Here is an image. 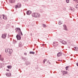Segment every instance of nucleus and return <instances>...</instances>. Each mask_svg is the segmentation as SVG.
<instances>
[{
    "mask_svg": "<svg viewBox=\"0 0 78 78\" xmlns=\"http://www.w3.org/2000/svg\"><path fill=\"white\" fill-rule=\"evenodd\" d=\"M21 6L22 5H21V4H20V3H18L17 4V5H16L15 6V8H16V9H17V8H20V7H21Z\"/></svg>",
    "mask_w": 78,
    "mask_h": 78,
    "instance_id": "f257e3e1",
    "label": "nucleus"
},
{
    "mask_svg": "<svg viewBox=\"0 0 78 78\" xmlns=\"http://www.w3.org/2000/svg\"><path fill=\"white\" fill-rule=\"evenodd\" d=\"M32 16L34 17H38V14L37 13H34L32 14Z\"/></svg>",
    "mask_w": 78,
    "mask_h": 78,
    "instance_id": "f03ea898",
    "label": "nucleus"
},
{
    "mask_svg": "<svg viewBox=\"0 0 78 78\" xmlns=\"http://www.w3.org/2000/svg\"><path fill=\"white\" fill-rule=\"evenodd\" d=\"M6 35H7V34H2V38H3V39H5V38L6 37Z\"/></svg>",
    "mask_w": 78,
    "mask_h": 78,
    "instance_id": "7ed1b4c3",
    "label": "nucleus"
},
{
    "mask_svg": "<svg viewBox=\"0 0 78 78\" xmlns=\"http://www.w3.org/2000/svg\"><path fill=\"white\" fill-rule=\"evenodd\" d=\"M16 37L18 40H20L21 37L19 35H17L16 36Z\"/></svg>",
    "mask_w": 78,
    "mask_h": 78,
    "instance_id": "20e7f679",
    "label": "nucleus"
},
{
    "mask_svg": "<svg viewBox=\"0 0 78 78\" xmlns=\"http://www.w3.org/2000/svg\"><path fill=\"white\" fill-rule=\"evenodd\" d=\"M57 56L58 57H59L60 56H62V53L58 52L57 54Z\"/></svg>",
    "mask_w": 78,
    "mask_h": 78,
    "instance_id": "39448f33",
    "label": "nucleus"
},
{
    "mask_svg": "<svg viewBox=\"0 0 78 78\" xmlns=\"http://www.w3.org/2000/svg\"><path fill=\"white\" fill-rule=\"evenodd\" d=\"M6 76H11V73H6Z\"/></svg>",
    "mask_w": 78,
    "mask_h": 78,
    "instance_id": "423d86ee",
    "label": "nucleus"
},
{
    "mask_svg": "<svg viewBox=\"0 0 78 78\" xmlns=\"http://www.w3.org/2000/svg\"><path fill=\"white\" fill-rule=\"evenodd\" d=\"M31 12L29 10L27 12V15H30V14H31Z\"/></svg>",
    "mask_w": 78,
    "mask_h": 78,
    "instance_id": "0eeeda50",
    "label": "nucleus"
},
{
    "mask_svg": "<svg viewBox=\"0 0 78 78\" xmlns=\"http://www.w3.org/2000/svg\"><path fill=\"white\" fill-rule=\"evenodd\" d=\"M3 18L5 20H6L7 19V18H6V16H5V15H3Z\"/></svg>",
    "mask_w": 78,
    "mask_h": 78,
    "instance_id": "6e6552de",
    "label": "nucleus"
},
{
    "mask_svg": "<svg viewBox=\"0 0 78 78\" xmlns=\"http://www.w3.org/2000/svg\"><path fill=\"white\" fill-rule=\"evenodd\" d=\"M74 49L76 51H78V47H74Z\"/></svg>",
    "mask_w": 78,
    "mask_h": 78,
    "instance_id": "1a4fd4ad",
    "label": "nucleus"
},
{
    "mask_svg": "<svg viewBox=\"0 0 78 78\" xmlns=\"http://www.w3.org/2000/svg\"><path fill=\"white\" fill-rule=\"evenodd\" d=\"M9 51L10 54H11V53H12V49H9Z\"/></svg>",
    "mask_w": 78,
    "mask_h": 78,
    "instance_id": "9d476101",
    "label": "nucleus"
},
{
    "mask_svg": "<svg viewBox=\"0 0 78 78\" xmlns=\"http://www.w3.org/2000/svg\"><path fill=\"white\" fill-rule=\"evenodd\" d=\"M62 43L63 44H67V42L66 41H63L62 42Z\"/></svg>",
    "mask_w": 78,
    "mask_h": 78,
    "instance_id": "9b49d317",
    "label": "nucleus"
},
{
    "mask_svg": "<svg viewBox=\"0 0 78 78\" xmlns=\"http://www.w3.org/2000/svg\"><path fill=\"white\" fill-rule=\"evenodd\" d=\"M22 46H23V45H22V44L21 42H20L19 43V47H22Z\"/></svg>",
    "mask_w": 78,
    "mask_h": 78,
    "instance_id": "f8f14e48",
    "label": "nucleus"
},
{
    "mask_svg": "<svg viewBox=\"0 0 78 78\" xmlns=\"http://www.w3.org/2000/svg\"><path fill=\"white\" fill-rule=\"evenodd\" d=\"M63 27L65 28V29L66 30H67V26H66V25H64Z\"/></svg>",
    "mask_w": 78,
    "mask_h": 78,
    "instance_id": "ddd939ff",
    "label": "nucleus"
},
{
    "mask_svg": "<svg viewBox=\"0 0 78 78\" xmlns=\"http://www.w3.org/2000/svg\"><path fill=\"white\" fill-rule=\"evenodd\" d=\"M4 59L2 57V55H0V60H1V61H3Z\"/></svg>",
    "mask_w": 78,
    "mask_h": 78,
    "instance_id": "4468645a",
    "label": "nucleus"
},
{
    "mask_svg": "<svg viewBox=\"0 0 78 78\" xmlns=\"http://www.w3.org/2000/svg\"><path fill=\"white\" fill-rule=\"evenodd\" d=\"M10 3H14L15 2V0H9Z\"/></svg>",
    "mask_w": 78,
    "mask_h": 78,
    "instance_id": "2eb2a0df",
    "label": "nucleus"
},
{
    "mask_svg": "<svg viewBox=\"0 0 78 78\" xmlns=\"http://www.w3.org/2000/svg\"><path fill=\"white\" fill-rule=\"evenodd\" d=\"M9 49H5V52H6V53H7V52L9 51Z\"/></svg>",
    "mask_w": 78,
    "mask_h": 78,
    "instance_id": "dca6fc26",
    "label": "nucleus"
},
{
    "mask_svg": "<svg viewBox=\"0 0 78 78\" xmlns=\"http://www.w3.org/2000/svg\"><path fill=\"white\" fill-rule=\"evenodd\" d=\"M47 61V59H44V60L43 61V64H45V62Z\"/></svg>",
    "mask_w": 78,
    "mask_h": 78,
    "instance_id": "f3484780",
    "label": "nucleus"
},
{
    "mask_svg": "<svg viewBox=\"0 0 78 78\" xmlns=\"http://www.w3.org/2000/svg\"><path fill=\"white\" fill-rule=\"evenodd\" d=\"M63 73H64V74H67V72L66 71H63Z\"/></svg>",
    "mask_w": 78,
    "mask_h": 78,
    "instance_id": "a211bd4d",
    "label": "nucleus"
},
{
    "mask_svg": "<svg viewBox=\"0 0 78 78\" xmlns=\"http://www.w3.org/2000/svg\"><path fill=\"white\" fill-rule=\"evenodd\" d=\"M34 53H35L34 52H33V51H30V54H34Z\"/></svg>",
    "mask_w": 78,
    "mask_h": 78,
    "instance_id": "6ab92c4d",
    "label": "nucleus"
},
{
    "mask_svg": "<svg viewBox=\"0 0 78 78\" xmlns=\"http://www.w3.org/2000/svg\"><path fill=\"white\" fill-rule=\"evenodd\" d=\"M75 8L78 9V4L76 5H75Z\"/></svg>",
    "mask_w": 78,
    "mask_h": 78,
    "instance_id": "aec40b11",
    "label": "nucleus"
},
{
    "mask_svg": "<svg viewBox=\"0 0 78 78\" xmlns=\"http://www.w3.org/2000/svg\"><path fill=\"white\" fill-rule=\"evenodd\" d=\"M43 25L44 28H46V27H47V26L45 24H43Z\"/></svg>",
    "mask_w": 78,
    "mask_h": 78,
    "instance_id": "412c9836",
    "label": "nucleus"
},
{
    "mask_svg": "<svg viewBox=\"0 0 78 78\" xmlns=\"http://www.w3.org/2000/svg\"><path fill=\"white\" fill-rule=\"evenodd\" d=\"M17 29L18 31H20V28H17Z\"/></svg>",
    "mask_w": 78,
    "mask_h": 78,
    "instance_id": "4be33fe9",
    "label": "nucleus"
},
{
    "mask_svg": "<svg viewBox=\"0 0 78 78\" xmlns=\"http://www.w3.org/2000/svg\"><path fill=\"white\" fill-rule=\"evenodd\" d=\"M7 68L8 69H11V66H8Z\"/></svg>",
    "mask_w": 78,
    "mask_h": 78,
    "instance_id": "5701e85b",
    "label": "nucleus"
},
{
    "mask_svg": "<svg viewBox=\"0 0 78 78\" xmlns=\"http://www.w3.org/2000/svg\"><path fill=\"white\" fill-rule=\"evenodd\" d=\"M68 69H69V66H67L66 67V70H68Z\"/></svg>",
    "mask_w": 78,
    "mask_h": 78,
    "instance_id": "b1692460",
    "label": "nucleus"
},
{
    "mask_svg": "<svg viewBox=\"0 0 78 78\" xmlns=\"http://www.w3.org/2000/svg\"><path fill=\"white\" fill-rule=\"evenodd\" d=\"M74 2H76L77 3H78V0H73Z\"/></svg>",
    "mask_w": 78,
    "mask_h": 78,
    "instance_id": "393cba45",
    "label": "nucleus"
},
{
    "mask_svg": "<svg viewBox=\"0 0 78 78\" xmlns=\"http://www.w3.org/2000/svg\"><path fill=\"white\" fill-rule=\"evenodd\" d=\"M66 3H69V0H66Z\"/></svg>",
    "mask_w": 78,
    "mask_h": 78,
    "instance_id": "a878e982",
    "label": "nucleus"
},
{
    "mask_svg": "<svg viewBox=\"0 0 78 78\" xmlns=\"http://www.w3.org/2000/svg\"><path fill=\"white\" fill-rule=\"evenodd\" d=\"M58 24L59 25H61V24H62V23L60 22H59Z\"/></svg>",
    "mask_w": 78,
    "mask_h": 78,
    "instance_id": "bb28decb",
    "label": "nucleus"
},
{
    "mask_svg": "<svg viewBox=\"0 0 78 78\" xmlns=\"http://www.w3.org/2000/svg\"><path fill=\"white\" fill-rule=\"evenodd\" d=\"M76 64V66H78V62Z\"/></svg>",
    "mask_w": 78,
    "mask_h": 78,
    "instance_id": "cd10ccee",
    "label": "nucleus"
},
{
    "mask_svg": "<svg viewBox=\"0 0 78 78\" xmlns=\"http://www.w3.org/2000/svg\"><path fill=\"white\" fill-rule=\"evenodd\" d=\"M24 55H27V53H24Z\"/></svg>",
    "mask_w": 78,
    "mask_h": 78,
    "instance_id": "c85d7f7f",
    "label": "nucleus"
},
{
    "mask_svg": "<svg viewBox=\"0 0 78 78\" xmlns=\"http://www.w3.org/2000/svg\"><path fill=\"white\" fill-rule=\"evenodd\" d=\"M6 70H7V71H9V69H7Z\"/></svg>",
    "mask_w": 78,
    "mask_h": 78,
    "instance_id": "c756f323",
    "label": "nucleus"
},
{
    "mask_svg": "<svg viewBox=\"0 0 78 78\" xmlns=\"http://www.w3.org/2000/svg\"><path fill=\"white\" fill-rule=\"evenodd\" d=\"M42 46H44V45H45V44H42Z\"/></svg>",
    "mask_w": 78,
    "mask_h": 78,
    "instance_id": "7c9ffc66",
    "label": "nucleus"
},
{
    "mask_svg": "<svg viewBox=\"0 0 78 78\" xmlns=\"http://www.w3.org/2000/svg\"><path fill=\"white\" fill-rule=\"evenodd\" d=\"M55 43H53L54 45H55Z\"/></svg>",
    "mask_w": 78,
    "mask_h": 78,
    "instance_id": "2f4dec72",
    "label": "nucleus"
},
{
    "mask_svg": "<svg viewBox=\"0 0 78 78\" xmlns=\"http://www.w3.org/2000/svg\"><path fill=\"white\" fill-rule=\"evenodd\" d=\"M21 34L22 35V32H21Z\"/></svg>",
    "mask_w": 78,
    "mask_h": 78,
    "instance_id": "473e14b6",
    "label": "nucleus"
},
{
    "mask_svg": "<svg viewBox=\"0 0 78 78\" xmlns=\"http://www.w3.org/2000/svg\"><path fill=\"white\" fill-rule=\"evenodd\" d=\"M60 61V60H58V61Z\"/></svg>",
    "mask_w": 78,
    "mask_h": 78,
    "instance_id": "72a5a7b5",
    "label": "nucleus"
},
{
    "mask_svg": "<svg viewBox=\"0 0 78 78\" xmlns=\"http://www.w3.org/2000/svg\"><path fill=\"white\" fill-rule=\"evenodd\" d=\"M57 45V44H56V45Z\"/></svg>",
    "mask_w": 78,
    "mask_h": 78,
    "instance_id": "f704fd0d",
    "label": "nucleus"
}]
</instances>
